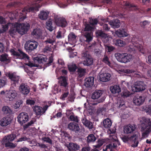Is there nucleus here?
<instances>
[{
    "instance_id": "obj_30",
    "label": "nucleus",
    "mask_w": 151,
    "mask_h": 151,
    "mask_svg": "<svg viewBox=\"0 0 151 151\" xmlns=\"http://www.w3.org/2000/svg\"><path fill=\"white\" fill-rule=\"evenodd\" d=\"M111 27L115 28H118L120 27V22L118 19H114L109 22Z\"/></svg>"
},
{
    "instance_id": "obj_12",
    "label": "nucleus",
    "mask_w": 151,
    "mask_h": 151,
    "mask_svg": "<svg viewBox=\"0 0 151 151\" xmlns=\"http://www.w3.org/2000/svg\"><path fill=\"white\" fill-rule=\"evenodd\" d=\"M16 26L18 27V32L21 35H23L26 33L28 30V27L24 23H16Z\"/></svg>"
},
{
    "instance_id": "obj_18",
    "label": "nucleus",
    "mask_w": 151,
    "mask_h": 151,
    "mask_svg": "<svg viewBox=\"0 0 151 151\" xmlns=\"http://www.w3.org/2000/svg\"><path fill=\"white\" fill-rule=\"evenodd\" d=\"M112 122L109 118L104 119L103 122L101 123V124L103 128L109 129L112 125Z\"/></svg>"
},
{
    "instance_id": "obj_38",
    "label": "nucleus",
    "mask_w": 151,
    "mask_h": 151,
    "mask_svg": "<svg viewBox=\"0 0 151 151\" xmlns=\"http://www.w3.org/2000/svg\"><path fill=\"white\" fill-rule=\"evenodd\" d=\"M92 33H89L88 32H86L83 33V36L86 38V41L87 42L89 43L92 41L93 37L91 36Z\"/></svg>"
},
{
    "instance_id": "obj_62",
    "label": "nucleus",
    "mask_w": 151,
    "mask_h": 151,
    "mask_svg": "<svg viewBox=\"0 0 151 151\" xmlns=\"http://www.w3.org/2000/svg\"><path fill=\"white\" fill-rule=\"evenodd\" d=\"M52 48H53V46H51L49 45H46V46L44 48V52H46L47 51H51Z\"/></svg>"
},
{
    "instance_id": "obj_23",
    "label": "nucleus",
    "mask_w": 151,
    "mask_h": 151,
    "mask_svg": "<svg viewBox=\"0 0 151 151\" xmlns=\"http://www.w3.org/2000/svg\"><path fill=\"white\" fill-rule=\"evenodd\" d=\"M12 121V119L10 117L7 116L4 117L1 120V126H6L11 123Z\"/></svg>"
},
{
    "instance_id": "obj_19",
    "label": "nucleus",
    "mask_w": 151,
    "mask_h": 151,
    "mask_svg": "<svg viewBox=\"0 0 151 151\" xmlns=\"http://www.w3.org/2000/svg\"><path fill=\"white\" fill-rule=\"evenodd\" d=\"M145 101L144 98L141 96H135L133 98L134 103L136 105L140 106Z\"/></svg>"
},
{
    "instance_id": "obj_48",
    "label": "nucleus",
    "mask_w": 151,
    "mask_h": 151,
    "mask_svg": "<svg viewBox=\"0 0 151 151\" xmlns=\"http://www.w3.org/2000/svg\"><path fill=\"white\" fill-rule=\"evenodd\" d=\"M68 68L70 72H74L78 68L76 65L74 64L68 66Z\"/></svg>"
},
{
    "instance_id": "obj_64",
    "label": "nucleus",
    "mask_w": 151,
    "mask_h": 151,
    "mask_svg": "<svg viewBox=\"0 0 151 151\" xmlns=\"http://www.w3.org/2000/svg\"><path fill=\"white\" fill-rule=\"evenodd\" d=\"M22 101L20 100L18 101L14 105V107L15 109H16L19 108L20 106V104H22Z\"/></svg>"
},
{
    "instance_id": "obj_11",
    "label": "nucleus",
    "mask_w": 151,
    "mask_h": 151,
    "mask_svg": "<svg viewBox=\"0 0 151 151\" xmlns=\"http://www.w3.org/2000/svg\"><path fill=\"white\" fill-rule=\"evenodd\" d=\"M20 92L24 95L27 96L29 93L30 88L26 83H22L19 87Z\"/></svg>"
},
{
    "instance_id": "obj_8",
    "label": "nucleus",
    "mask_w": 151,
    "mask_h": 151,
    "mask_svg": "<svg viewBox=\"0 0 151 151\" xmlns=\"http://www.w3.org/2000/svg\"><path fill=\"white\" fill-rule=\"evenodd\" d=\"M18 51L19 52L15 51L13 49H11L10 50V52L14 55L17 56L20 59L27 60H29V57L26 54L24 53L20 49H18Z\"/></svg>"
},
{
    "instance_id": "obj_24",
    "label": "nucleus",
    "mask_w": 151,
    "mask_h": 151,
    "mask_svg": "<svg viewBox=\"0 0 151 151\" xmlns=\"http://www.w3.org/2000/svg\"><path fill=\"white\" fill-rule=\"evenodd\" d=\"M81 121L83 125L89 129H91L93 128V123L87 119L86 117L82 118Z\"/></svg>"
},
{
    "instance_id": "obj_47",
    "label": "nucleus",
    "mask_w": 151,
    "mask_h": 151,
    "mask_svg": "<svg viewBox=\"0 0 151 151\" xmlns=\"http://www.w3.org/2000/svg\"><path fill=\"white\" fill-rule=\"evenodd\" d=\"M96 33L97 36L104 38L105 39H106V40L108 39V38L107 37V35L101 30L97 31Z\"/></svg>"
},
{
    "instance_id": "obj_52",
    "label": "nucleus",
    "mask_w": 151,
    "mask_h": 151,
    "mask_svg": "<svg viewBox=\"0 0 151 151\" xmlns=\"http://www.w3.org/2000/svg\"><path fill=\"white\" fill-rule=\"evenodd\" d=\"M70 120L74 121L76 123H78L79 120L78 117L77 116H74L73 115H71L69 117Z\"/></svg>"
},
{
    "instance_id": "obj_10",
    "label": "nucleus",
    "mask_w": 151,
    "mask_h": 151,
    "mask_svg": "<svg viewBox=\"0 0 151 151\" xmlns=\"http://www.w3.org/2000/svg\"><path fill=\"white\" fill-rule=\"evenodd\" d=\"M43 0H32L33 4H35V5L33 6L30 7L29 8L27 9L24 8L22 10V12H24L25 11L27 12H33L34 11H38L39 9L41 7V6L40 4H37L38 3H40V1Z\"/></svg>"
},
{
    "instance_id": "obj_54",
    "label": "nucleus",
    "mask_w": 151,
    "mask_h": 151,
    "mask_svg": "<svg viewBox=\"0 0 151 151\" xmlns=\"http://www.w3.org/2000/svg\"><path fill=\"white\" fill-rule=\"evenodd\" d=\"M122 96L124 98H127L129 96L131 95L130 92L127 90H124L122 92Z\"/></svg>"
},
{
    "instance_id": "obj_53",
    "label": "nucleus",
    "mask_w": 151,
    "mask_h": 151,
    "mask_svg": "<svg viewBox=\"0 0 151 151\" xmlns=\"http://www.w3.org/2000/svg\"><path fill=\"white\" fill-rule=\"evenodd\" d=\"M114 137V141H115V142L111 143L112 146L113 148L116 149L117 148V144L118 143V141L117 139L116 136H112V138H113Z\"/></svg>"
},
{
    "instance_id": "obj_9",
    "label": "nucleus",
    "mask_w": 151,
    "mask_h": 151,
    "mask_svg": "<svg viewBox=\"0 0 151 151\" xmlns=\"http://www.w3.org/2000/svg\"><path fill=\"white\" fill-rule=\"evenodd\" d=\"M48 107V105L45 106L43 108L37 105L32 106L33 111L35 113L37 116L41 115L45 113Z\"/></svg>"
},
{
    "instance_id": "obj_28",
    "label": "nucleus",
    "mask_w": 151,
    "mask_h": 151,
    "mask_svg": "<svg viewBox=\"0 0 151 151\" xmlns=\"http://www.w3.org/2000/svg\"><path fill=\"white\" fill-rule=\"evenodd\" d=\"M77 72L78 75L77 77V79L78 81L81 80V79L80 78H82L84 76L86 72V69L81 67L78 68Z\"/></svg>"
},
{
    "instance_id": "obj_16",
    "label": "nucleus",
    "mask_w": 151,
    "mask_h": 151,
    "mask_svg": "<svg viewBox=\"0 0 151 151\" xmlns=\"http://www.w3.org/2000/svg\"><path fill=\"white\" fill-rule=\"evenodd\" d=\"M32 35L35 38L38 39L42 38V32L40 29H34L31 33Z\"/></svg>"
},
{
    "instance_id": "obj_15",
    "label": "nucleus",
    "mask_w": 151,
    "mask_h": 151,
    "mask_svg": "<svg viewBox=\"0 0 151 151\" xmlns=\"http://www.w3.org/2000/svg\"><path fill=\"white\" fill-rule=\"evenodd\" d=\"M137 139V135L135 134L131 136L129 135V141L132 143V147H135L137 146L139 143Z\"/></svg>"
},
{
    "instance_id": "obj_7",
    "label": "nucleus",
    "mask_w": 151,
    "mask_h": 151,
    "mask_svg": "<svg viewBox=\"0 0 151 151\" xmlns=\"http://www.w3.org/2000/svg\"><path fill=\"white\" fill-rule=\"evenodd\" d=\"M29 120V116L27 113L22 112L20 113L17 117V121L21 126H23Z\"/></svg>"
},
{
    "instance_id": "obj_46",
    "label": "nucleus",
    "mask_w": 151,
    "mask_h": 151,
    "mask_svg": "<svg viewBox=\"0 0 151 151\" xmlns=\"http://www.w3.org/2000/svg\"><path fill=\"white\" fill-rule=\"evenodd\" d=\"M55 42V40L53 38H49L45 41L44 42L45 43L46 45H49L53 46V43Z\"/></svg>"
},
{
    "instance_id": "obj_42",
    "label": "nucleus",
    "mask_w": 151,
    "mask_h": 151,
    "mask_svg": "<svg viewBox=\"0 0 151 151\" xmlns=\"http://www.w3.org/2000/svg\"><path fill=\"white\" fill-rule=\"evenodd\" d=\"M85 27L84 30V31L85 32L88 31L90 32H88L89 33H92V32L94 30V27L91 26L90 24H85Z\"/></svg>"
},
{
    "instance_id": "obj_61",
    "label": "nucleus",
    "mask_w": 151,
    "mask_h": 151,
    "mask_svg": "<svg viewBox=\"0 0 151 151\" xmlns=\"http://www.w3.org/2000/svg\"><path fill=\"white\" fill-rule=\"evenodd\" d=\"M120 138L122 141L125 143L129 141V135L128 136L122 135L120 137Z\"/></svg>"
},
{
    "instance_id": "obj_50",
    "label": "nucleus",
    "mask_w": 151,
    "mask_h": 151,
    "mask_svg": "<svg viewBox=\"0 0 151 151\" xmlns=\"http://www.w3.org/2000/svg\"><path fill=\"white\" fill-rule=\"evenodd\" d=\"M69 94V91L68 90H66L64 92L60 97V99L63 101L65 100V98H67Z\"/></svg>"
},
{
    "instance_id": "obj_51",
    "label": "nucleus",
    "mask_w": 151,
    "mask_h": 151,
    "mask_svg": "<svg viewBox=\"0 0 151 151\" xmlns=\"http://www.w3.org/2000/svg\"><path fill=\"white\" fill-rule=\"evenodd\" d=\"M17 145L16 144H14L12 143L9 142L5 143L4 146L6 147H9L10 148H13L16 147Z\"/></svg>"
},
{
    "instance_id": "obj_5",
    "label": "nucleus",
    "mask_w": 151,
    "mask_h": 151,
    "mask_svg": "<svg viewBox=\"0 0 151 151\" xmlns=\"http://www.w3.org/2000/svg\"><path fill=\"white\" fill-rule=\"evenodd\" d=\"M38 45V43L35 40H28L25 44L24 47L27 52H30L36 49Z\"/></svg>"
},
{
    "instance_id": "obj_33",
    "label": "nucleus",
    "mask_w": 151,
    "mask_h": 151,
    "mask_svg": "<svg viewBox=\"0 0 151 151\" xmlns=\"http://www.w3.org/2000/svg\"><path fill=\"white\" fill-rule=\"evenodd\" d=\"M110 91L113 94L119 93L121 91L120 87L117 85H114L110 88Z\"/></svg>"
},
{
    "instance_id": "obj_17",
    "label": "nucleus",
    "mask_w": 151,
    "mask_h": 151,
    "mask_svg": "<svg viewBox=\"0 0 151 151\" xmlns=\"http://www.w3.org/2000/svg\"><path fill=\"white\" fill-rule=\"evenodd\" d=\"M68 128L70 130L77 133H78L80 130L78 124L74 122L70 123L68 124Z\"/></svg>"
},
{
    "instance_id": "obj_49",
    "label": "nucleus",
    "mask_w": 151,
    "mask_h": 151,
    "mask_svg": "<svg viewBox=\"0 0 151 151\" xmlns=\"http://www.w3.org/2000/svg\"><path fill=\"white\" fill-rule=\"evenodd\" d=\"M16 137V135L15 134H10L5 139L7 140L8 142H12L14 140Z\"/></svg>"
},
{
    "instance_id": "obj_60",
    "label": "nucleus",
    "mask_w": 151,
    "mask_h": 151,
    "mask_svg": "<svg viewBox=\"0 0 151 151\" xmlns=\"http://www.w3.org/2000/svg\"><path fill=\"white\" fill-rule=\"evenodd\" d=\"M42 139L45 142L50 145L52 144V140L49 137H43L42 138Z\"/></svg>"
},
{
    "instance_id": "obj_57",
    "label": "nucleus",
    "mask_w": 151,
    "mask_h": 151,
    "mask_svg": "<svg viewBox=\"0 0 151 151\" xmlns=\"http://www.w3.org/2000/svg\"><path fill=\"white\" fill-rule=\"evenodd\" d=\"M115 44L117 46L122 47L124 46V43L122 40H117L116 41Z\"/></svg>"
},
{
    "instance_id": "obj_32",
    "label": "nucleus",
    "mask_w": 151,
    "mask_h": 151,
    "mask_svg": "<svg viewBox=\"0 0 151 151\" xmlns=\"http://www.w3.org/2000/svg\"><path fill=\"white\" fill-rule=\"evenodd\" d=\"M102 94V91L100 90H96L92 94V98L93 99H99Z\"/></svg>"
},
{
    "instance_id": "obj_56",
    "label": "nucleus",
    "mask_w": 151,
    "mask_h": 151,
    "mask_svg": "<svg viewBox=\"0 0 151 151\" xmlns=\"http://www.w3.org/2000/svg\"><path fill=\"white\" fill-rule=\"evenodd\" d=\"M105 47L106 50L109 52H111L113 51L115 49L114 47L109 45H105Z\"/></svg>"
},
{
    "instance_id": "obj_20",
    "label": "nucleus",
    "mask_w": 151,
    "mask_h": 151,
    "mask_svg": "<svg viewBox=\"0 0 151 151\" xmlns=\"http://www.w3.org/2000/svg\"><path fill=\"white\" fill-rule=\"evenodd\" d=\"M111 76V74L109 73H102L99 75V79L100 81L106 82L110 80Z\"/></svg>"
},
{
    "instance_id": "obj_14",
    "label": "nucleus",
    "mask_w": 151,
    "mask_h": 151,
    "mask_svg": "<svg viewBox=\"0 0 151 151\" xmlns=\"http://www.w3.org/2000/svg\"><path fill=\"white\" fill-rule=\"evenodd\" d=\"M8 76L11 80L12 85L13 86H16L17 84L19 83V77L13 73H9Z\"/></svg>"
},
{
    "instance_id": "obj_13",
    "label": "nucleus",
    "mask_w": 151,
    "mask_h": 151,
    "mask_svg": "<svg viewBox=\"0 0 151 151\" xmlns=\"http://www.w3.org/2000/svg\"><path fill=\"white\" fill-rule=\"evenodd\" d=\"M142 47L141 45H130L127 47V49L128 52L134 53L137 50L141 52Z\"/></svg>"
},
{
    "instance_id": "obj_55",
    "label": "nucleus",
    "mask_w": 151,
    "mask_h": 151,
    "mask_svg": "<svg viewBox=\"0 0 151 151\" xmlns=\"http://www.w3.org/2000/svg\"><path fill=\"white\" fill-rule=\"evenodd\" d=\"M131 42L133 45H140L138 43V39L135 36L131 37Z\"/></svg>"
},
{
    "instance_id": "obj_39",
    "label": "nucleus",
    "mask_w": 151,
    "mask_h": 151,
    "mask_svg": "<svg viewBox=\"0 0 151 151\" xmlns=\"http://www.w3.org/2000/svg\"><path fill=\"white\" fill-rule=\"evenodd\" d=\"M86 140L88 143L94 142L96 139V137L93 134H89L86 137Z\"/></svg>"
},
{
    "instance_id": "obj_34",
    "label": "nucleus",
    "mask_w": 151,
    "mask_h": 151,
    "mask_svg": "<svg viewBox=\"0 0 151 151\" xmlns=\"http://www.w3.org/2000/svg\"><path fill=\"white\" fill-rule=\"evenodd\" d=\"M49 12L44 11H41L39 14V17L40 19L42 20H46L47 19Z\"/></svg>"
},
{
    "instance_id": "obj_59",
    "label": "nucleus",
    "mask_w": 151,
    "mask_h": 151,
    "mask_svg": "<svg viewBox=\"0 0 151 151\" xmlns=\"http://www.w3.org/2000/svg\"><path fill=\"white\" fill-rule=\"evenodd\" d=\"M9 23H8L5 25H2V30L1 29V34L2 33L5 32L9 28Z\"/></svg>"
},
{
    "instance_id": "obj_41",
    "label": "nucleus",
    "mask_w": 151,
    "mask_h": 151,
    "mask_svg": "<svg viewBox=\"0 0 151 151\" xmlns=\"http://www.w3.org/2000/svg\"><path fill=\"white\" fill-rule=\"evenodd\" d=\"M76 37L77 36L74 33L71 32L68 36V41L72 42H74L76 41Z\"/></svg>"
},
{
    "instance_id": "obj_44",
    "label": "nucleus",
    "mask_w": 151,
    "mask_h": 151,
    "mask_svg": "<svg viewBox=\"0 0 151 151\" xmlns=\"http://www.w3.org/2000/svg\"><path fill=\"white\" fill-rule=\"evenodd\" d=\"M46 25L47 29L49 31H52L53 30V27L52 26V22L51 19H49V20L47 21L46 23Z\"/></svg>"
},
{
    "instance_id": "obj_22",
    "label": "nucleus",
    "mask_w": 151,
    "mask_h": 151,
    "mask_svg": "<svg viewBox=\"0 0 151 151\" xmlns=\"http://www.w3.org/2000/svg\"><path fill=\"white\" fill-rule=\"evenodd\" d=\"M136 128L135 125L129 124L124 127V133L126 134L131 133L135 130Z\"/></svg>"
},
{
    "instance_id": "obj_27",
    "label": "nucleus",
    "mask_w": 151,
    "mask_h": 151,
    "mask_svg": "<svg viewBox=\"0 0 151 151\" xmlns=\"http://www.w3.org/2000/svg\"><path fill=\"white\" fill-rule=\"evenodd\" d=\"M80 147L76 143H70L68 146L69 151H77L79 150Z\"/></svg>"
},
{
    "instance_id": "obj_26",
    "label": "nucleus",
    "mask_w": 151,
    "mask_h": 151,
    "mask_svg": "<svg viewBox=\"0 0 151 151\" xmlns=\"http://www.w3.org/2000/svg\"><path fill=\"white\" fill-rule=\"evenodd\" d=\"M116 35L120 37H127L128 35V34L127 32V30L124 29H120L116 31Z\"/></svg>"
},
{
    "instance_id": "obj_37",
    "label": "nucleus",
    "mask_w": 151,
    "mask_h": 151,
    "mask_svg": "<svg viewBox=\"0 0 151 151\" xmlns=\"http://www.w3.org/2000/svg\"><path fill=\"white\" fill-rule=\"evenodd\" d=\"M2 110L4 114L6 115H9L12 113L11 109L7 106H3L2 109Z\"/></svg>"
},
{
    "instance_id": "obj_40",
    "label": "nucleus",
    "mask_w": 151,
    "mask_h": 151,
    "mask_svg": "<svg viewBox=\"0 0 151 151\" xmlns=\"http://www.w3.org/2000/svg\"><path fill=\"white\" fill-rule=\"evenodd\" d=\"M18 27L16 26V23L14 25V27H11L9 31V33L11 36H12L16 32H18Z\"/></svg>"
},
{
    "instance_id": "obj_4",
    "label": "nucleus",
    "mask_w": 151,
    "mask_h": 151,
    "mask_svg": "<svg viewBox=\"0 0 151 151\" xmlns=\"http://www.w3.org/2000/svg\"><path fill=\"white\" fill-rule=\"evenodd\" d=\"M146 85L143 81H137L132 87V90L134 92L144 91L146 89Z\"/></svg>"
},
{
    "instance_id": "obj_31",
    "label": "nucleus",
    "mask_w": 151,
    "mask_h": 151,
    "mask_svg": "<svg viewBox=\"0 0 151 151\" xmlns=\"http://www.w3.org/2000/svg\"><path fill=\"white\" fill-rule=\"evenodd\" d=\"M54 2L57 3L59 6L61 8H64L67 6V4H64L61 2L58 3V0H53L52 2H51V1L47 0V1H46L45 3L44 4H52Z\"/></svg>"
},
{
    "instance_id": "obj_3",
    "label": "nucleus",
    "mask_w": 151,
    "mask_h": 151,
    "mask_svg": "<svg viewBox=\"0 0 151 151\" xmlns=\"http://www.w3.org/2000/svg\"><path fill=\"white\" fill-rule=\"evenodd\" d=\"M115 56L118 61L124 63L130 62L132 58V56L131 55L125 53H115Z\"/></svg>"
},
{
    "instance_id": "obj_2",
    "label": "nucleus",
    "mask_w": 151,
    "mask_h": 151,
    "mask_svg": "<svg viewBox=\"0 0 151 151\" xmlns=\"http://www.w3.org/2000/svg\"><path fill=\"white\" fill-rule=\"evenodd\" d=\"M34 60L35 62H37L39 64L43 65L46 67L51 65V63L53 60V57L52 56H50L47 59L45 56H38L34 58Z\"/></svg>"
},
{
    "instance_id": "obj_35",
    "label": "nucleus",
    "mask_w": 151,
    "mask_h": 151,
    "mask_svg": "<svg viewBox=\"0 0 151 151\" xmlns=\"http://www.w3.org/2000/svg\"><path fill=\"white\" fill-rule=\"evenodd\" d=\"M93 60L91 56L84 59L83 61V64L85 65L89 66L92 65L93 63Z\"/></svg>"
},
{
    "instance_id": "obj_21",
    "label": "nucleus",
    "mask_w": 151,
    "mask_h": 151,
    "mask_svg": "<svg viewBox=\"0 0 151 151\" xmlns=\"http://www.w3.org/2000/svg\"><path fill=\"white\" fill-rule=\"evenodd\" d=\"M85 81L84 85L86 87H91L93 85L94 77L92 76L86 78Z\"/></svg>"
},
{
    "instance_id": "obj_6",
    "label": "nucleus",
    "mask_w": 151,
    "mask_h": 151,
    "mask_svg": "<svg viewBox=\"0 0 151 151\" xmlns=\"http://www.w3.org/2000/svg\"><path fill=\"white\" fill-rule=\"evenodd\" d=\"M54 20L55 23L58 26L63 28L67 25V23L65 19L60 16V15H55L54 16Z\"/></svg>"
},
{
    "instance_id": "obj_45",
    "label": "nucleus",
    "mask_w": 151,
    "mask_h": 151,
    "mask_svg": "<svg viewBox=\"0 0 151 151\" xmlns=\"http://www.w3.org/2000/svg\"><path fill=\"white\" fill-rule=\"evenodd\" d=\"M81 55V58L84 60L91 56L89 52L86 50L82 51Z\"/></svg>"
},
{
    "instance_id": "obj_1",
    "label": "nucleus",
    "mask_w": 151,
    "mask_h": 151,
    "mask_svg": "<svg viewBox=\"0 0 151 151\" xmlns=\"http://www.w3.org/2000/svg\"><path fill=\"white\" fill-rule=\"evenodd\" d=\"M141 131L142 132V136L145 137L151 132V121L149 119L142 117L141 120Z\"/></svg>"
},
{
    "instance_id": "obj_43",
    "label": "nucleus",
    "mask_w": 151,
    "mask_h": 151,
    "mask_svg": "<svg viewBox=\"0 0 151 151\" xmlns=\"http://www.w3.org/2000/svg\"><path fill=\"white\" fill-rule=\"evenodd\" d=\"M8 57V55L6 53L1 55V61L5 62L6 64L9 63L10 60L7 58Z\"/></svg>"
},
{
    "instance_id": "obj_63",
    "label": "nucleus",
    "mask_w": 151,
    "mask_h": 151,
    "mask_svg": "<svg viewBox=\"0 0 151 151\" xmlns=\"http://www.w3.org/2000/svg\"><path fill=\"white\" fill-rule=\"evenodd\" d=\"M101 25H103V30L105 31H109L110 28L108 26L107 24H104L103 23L100 24Z\"/></svg>"
},
{
    "instance_id": "obj_58",
    "label": "nucleus",
    "mask_w": 151,
    "mask_h": 151,
    "mask_svg": "<svg viewBox=\"0 0 151 151\" xmlns=\"http://www.w3.org/2000/svg\"><path fill=\"white\" fill-rule=\"evenodd\" d=\"M35 121L33 120H31L29 122H28L27 124H25L23 126V129H25L29 127L32 125L34 123Z\"/></svg>"
},
{
    "instance_id": "obj_36",
    "label": "nucleus",
    "mask_w": 151,
    "mask_h": 151,
    "mask_svg": "<svg viewBox=\"0 0 151 151\" xmlns=\"http://www.w3.org/2000/svg\"><path fill=\"white\" fill-rule=\"evenodd\" d=\"M102 61L105 64L108 65L109 66H111V63L109 59V57L108 55H104L102 59Z\"/></svg>"
},
{
    "instance_id": "obj_29",
    "label": "nucleus",
    "mask_w": 151,
    "mask_h": 151,
    "mask_svg": "<svg viewBox=\"0 0 151 151\" xmlns=\"http://www.w3.org/2000/svg\"><path fill=\"white\" fill-rule=\"evenodd\" d=\"M67 81V79L65 77L61 76L60 77V80L59 81V83L60 86L66 87L68 84Z\"/></svg>"
},
{
    "instance_id": "obj_25",
    "label": "nucleus",
    "mask_w": 151,
    "mask_h": 151,
    "mask_svg": "<svg viewBox=\"0 0 151 151\" xmlns=\"http://www.w3.org/2000/svg\"><path fill=\"white\" fill-rule=\"evenodd\" d=\"M17 93L15 90H10L7 93V98L10 101H12L16 97Z\"/></svg>"
}]
</instances>
